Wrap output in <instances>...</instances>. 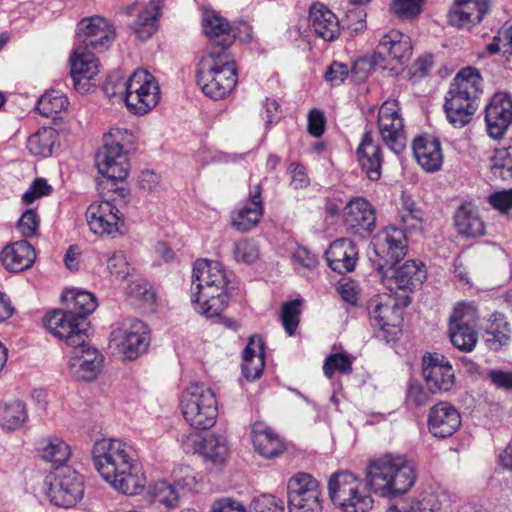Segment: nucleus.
I'll return each mask as SVG.
<instances>
[{"instance_id":"21","label":"nucleus","mask_w":512,"mask_h":512,"mask_svg":"<svg viewBox=\"0 0 512 512\" xmlns=\"http://www.w3.org/2000/svg\"><path fill=\"white\" fill-rule=\"evenodd\" d=\"M487 132L494 139L501 138L512 123V98L505 93H496L485 109Z\"/></svg>"},{"instance_id":"10","label":"nucleus","mask_w":512,"mask_h":512,"mask_svg":"<svg viewBox=\"0 0 512 512\" xmlns=\"http://www.w3.org/2000/svg\"><path fill=\"white\" fill-rule=\"evenodd\" d=\"M377 127L383 143L396 155L406 148L404 119L396 100L385 101L378 111Z\"/></svg>"},{"instance_id":"5","label":"nucleus","mask_w":512,"mask_h":512,"mask_svg":"<svg viewBox=\"0 0 512 512\" xmlns=\"http://www.w3.org/2000/svg\"><path fill=\"white\" fill-rule=\"evenodd\" d=\"M196 77L206 96L214 100L223 99L238 82L235 60L225 49H208L199 61Z\"/></svg>"},{"instance_id":"36","label":"nucleus","mask_w":512,"mask_h":512,"mask_svg":"<svg viewBox=\"0 0 512 512\" xmlns=\"http://www.w3.org/2000/svg\"><path fill=\"white\" fill-rule=\"evenodd\" d=\"M263 367L264 345L260 337L253 336L243 352V375L248 380H255L262 374Z\"/></svg>"},{"instance_id":"17","label":"nucleus","mask_w":512,"mask_h":512,"mask_svg":"<svg viewBox=\"0 0 512 512\" xmlns=\"http://www.w3.org/2000/svg\"><path fill=\"white\" fill-rule=\"evenodd\" d=\"M422 374L427 388L433 393L447 392L454 385V370L442 354L425 355L422 359Z\"/></svg>"},{"instance_id":"57","label":"nucleus","mask_w":512,"mask_h":512,"mask_svg":"<svg viewBox=\"0 0 512 512\" xmlns=\"http://www.w3.org/2000/svg\"><path fill=\"white\" fill-rule=\"evenodd\" d=\"M254 512H285L283 500L270 494L256 497L252 502Z\"/></svg>"},{"instance_id":"20","label":"nucleus","mask_w":512,"mask_h":512,"mask_svg":"<svg viewBox=\"0 0 512 512\" xmlns=\"http://www.w3.org/2000/svg\"><path fill=\"white\" fill-rule=\"evenodd\" d=\"M371 325L379 328L383 338L388 342L389 336L396 334L400 322L399 309L395 300L389 295H377L369 301L368 305Z\"/></svg>"},{"instance_id":"12","label":"nucleus","mask_w":512,"mask_h":512,"mask_svg":"<svg viewBox=\"0 0 512 512\" xmlns=\"http://www.w3.org/2000/svg\"><path fill=\"white\" fill-rule=\"evenodd\" d=\"M150 331L141 320L135 319L111 333V342L129 360L143 354L150 344Z\"/></svg>"},{"instance_id":"50","label":"nucleus","mask_w":512,"mask_h":512,"mask_svg":"<svg viewBox=\"0 0 512 512\" xmlns=\"http://www.w3.org/2000/svg\"><path fill=\"white\" fill-rule=\"evenodd\" d=\"M288 503L289 512H322L323 495L312 491L310 495L288 499Z\"/></svg>"},{"instance_id":"25","label":"nucleus","mask_w":512,"mask_h":512,"mask_svg":"<svg viewBox=\"0 0 512 512\" xmlns=\"http://www.w3.org/2000/svg\"><path fill=\"white\" fill-rule=\"evenodd\" d=\"M204 33L211 41L208 49H227L235 41V32L229 23L216 11L205 9L202 14Z\"/></svg>"},{"instance_id":"16","label":"nucleus","mask_w":512,"mask_h":512,"mask_svg":"<svg viewBox=\"0 0 512 512\" xmlns=\"http://www.w3.org/2000/svg\"><path fill=\"white\" fill-rule=\"evenodd\" d=\"M373 248L379 259L383 260V264L379 265L380 269L393 267L405 256L407 251V242L403 230L396 227H386L374 237Z\"/></svg>"},{"instance_id":"58","label":"nucleus","mask_w":512,"mask_h":512,"mask_svg":"<svg viewBox=\"0 0 512 512\" xmlns=\"http://www.w3.org/2000/svg\"><path fill=\"white\" fill-rule=\"evenodd\" d=\"M424 0H394L392 10L403 19L415 17L421 11Z\"/></svg>"},{"instance_id":"64","label":"nucleus","mask_w":512,"mask_h":512,"mask_svg":"<svg viewBox=\"0 0 512 512\" xmlns=\"http://www.w3.org/2000/svg\"><path fill=\"white\" fill-rule=\"evenodd\" d=\"M325 130V118L322 111L313 108L308 113V132L314 137H320Z\"/></svg>"},{"instance_id":"11","label":"nucleus","mask_w":512,"mask_h":512,"mask_svg":"<svg viewBox=\"0 0 512 512\" xmlns=\"http://www.w3.org/2000/svg\"><path fill=\"white\" fill-rule=\"evenodd\" d=\"M48 485L47 495L59 507H73L84 496V477L70 468L55 473L48 480Z\"/></svg>"},{"instance_id":"43","label":"nucleus","mask_w":512,"mask_h":512,"mask_svg":"<svg viewBox=\"0 0 512 512\" xmlns=\"http://www.w3.org/2000/svg\"><path fill=\"white\" fill-rule=\"evenodd\" d=\"M56 140V131L52 128H41L31 135L27 141L29 152L38 157H48Z\"/></svg>"},{"instance_id":"23","label":"nucleus","mask_w":512,"mask_h":512,"mask_svg":"<svg viewBox=\"0 0 512 512\" xmlns=\"http://www.w3.org/2000/svg\"><path fill=\"white\" fill-rule=\"evenodd\" d=\"M70 63L74 88L80 93H87L91 88V80L99 72L98 60L87 48L77 46L70 58Z\"/></svg>"},{"instance_id":"6","label":"nucleus","mask_w":512,"mask_h":512,"mask_svg":"<svg viewBox=\"0 0 512 512\" xmlns=\"http://www.w3.org/2000/svg\"><path fill=\"white\" fill-rule=\"evenodd\" d=\"M110 82L104 86L108 97H115L118 94L123 96L127 107L136 114H145L153 109L160 100V88L154 76L148 71L138 69L128 80L118 85L119 91L111 87Z\"/></svg>"},{"instance_id":"45","label":"nucleus","mask_w":512,"mask_h":512,"mask_svg":"<svg viewBox=\"0 0 512 512\" xmlns=\"http://www.w3.org/2000/svg\"><path fill=\"white\" fill-rule=\"evenodd\" d=\"M288 499L310 495L313 491L315 494L322 493L319 482L307 473H297L293 475L287 484Z\"/></svg>"},{"instance_id":"41","label":"nucleus","mask_w":512,"mask_h":512,"mask_svg":"<svg viewBox=\"0 0 512 512\" xmlns=\"http://www.w3.org/2000/svg\"><path fill=\"white\" fill-rule=\"evenodd\" d=\"M26 404L18 399L0 404V425L8 430L20 428L27 420Z\"/></svg>"},{"instance_id":"1","label":"nucleus","mask_w":512,"mask_h":512,"mask_svg":"<svg viewBox=\"0 0 512 512\" xmlns=\"http://www.w3.org/2000/svg\"><path fill=\"white\" fill-rule=\"evenodd\" d=\"M93 463L100 476L115 490L138 494L146 484L136 451L120 439L103 438L92 448Z\"/></svg>"},{"instance_id":"15","label":"nucleus","mask_w":512,"mask_h":512,"mask_svg":"<svg viewBox=\"0 0 512 512\" xmlns=\"http://www.w3.org/2000/svg\"><path fill=\"white\" fill-rule=\"evenodd\" d=\"M181 443L187 453L200 452L214 464H224L230 455L227 439L219 434H209L204 438L198 433L182 436Z\"/></svg>"},{"instance_id":"37","label":"nucleus","mask_w":512,"mask_h":512,"mask_svg":"<svg viewBox=\"0 0 512 512\" xmlns=\"http://www.w3.org/2000/svg\"><path fill=\"white\" fill-rule=\"evenodd\" d=\"M426 276L427 271L422 262L409 260L395 270L393 277L397 288L402 290H414L423 284Z\"/></svg>"},{"instance_id":"24","label":"nucleus","mask_w":512,"mask_h":512,"mask_svg":"<svg viewBox=\"0 0 512 512\" xmlns=\"http://www.w3.org/2000/svg\"><path fill=\"white\" fill-rule=\"evenodd\" d=\"M427 426L433 436L438 438L449 437L461 426L460 413L451 403L439 402L430 408Z\"/></svg>"},{"instance_id":"30","label":"nucleus","mask_w":512,"mask_h":512,"mask_svg":"<svg viewBox=\"0 0 512 512\" xmlns=\"http://www.w3.org/2000/svg\"><path fill=\"white\" fill-rule=\"evenodd\" d=\"M358 254V248L352 240L341 238L330 244L326 258L333 271L344 274L355 269L359 259Z\"/></svg>"},{"instance_id":"52","label":"nucleus","mask_w":512,"mask_h":512,"mask_svg":"<svg viewBox=\"0 0 512 512\" xmlns=\"http://www.w3.org/2000/svg\"><path fill=\"white\" fill-rule=\"evenodd\" d=\"M347 506H340L345 512H367L373 506V500L366 493L364 486L358 489H351L348 494Z\"/></svg>"},{"instance_id":"47","label":"nucleus","mask_w":512,"mask_h":512,"mask_svg":"<svg viewBox=\"0 0 512 512\" xmlns=\"http://www.w3.org/2000/svg\"><path fill=\"white\" fill-rule=\"evenodd\" d=\"M174 486L184 493H196L200 488L198 474L190 466H179L172 471Z\"/></svg>"},{"instance_id":"19","label":"nucleus","mask_w":512,"mask_h":512,"mask_svg":"<svg viewBox=\"0 0 512 512\" xmlns=\"http://www.w3.org/2000/svg\"><path fill=\"white\" fill-rule=\"evenodd\" d=\"M73 351L68 367L73 377L80 381H91L96 378L103 365L102 354L88 344L72 346Z\"/></svg>"},{"instance_id":"9","label":"nucleus","mask_w":512,"mask_h":512,"mask_svg":"<svg viewBox=\"0 0 512 512\" xmlns=\"http://www.w3.org/2000/svg\"><path fill=\"white\" fill-rule=\"evenodd\" d=\"M479 319L476 308L472 304L459 303L450 316L448 335L455 348L463 352H471L478 341L476 325Z\"/></svg>"},{"instance_id":"44","label":"nucleus","mask_w":512,"mask_h":512,"mask_svg":"<svg viewBox=\"0 0 512 512\" xmlns=\"http://www.w3.org/2000/svg\"><path fill=\"white\" fill-rule=\"evenodd\" d=\"M69 102L67 97L58 90H50L43 94L37 103L39 113L48 118H55L64 111Z\"/></svg>"},{"instance_id":"40","label":"nucleus","mask_w":512,"mask_h":512,"mask_svg":"<svg viewBox=\"0 0 512 512\" xmlns=\"http://www.w3.org/2000/svg\"><path fill=\"white\" fill-rule=\"evenodd\" d=\"M40 453L45 461L62 466L71 457V447L63 438L53 435L41 440Z\"/></svg>"},{"instance_id":"18","label":"nucleus","mask_w":512,"mask_h":512,"mask_svg":"<svg viewBox=\"0 0 512 512\" xmlns=\"http://www.w3.org/2000/svg\"><path fill=\"white\" fill-rule=\"evenodd\" d=\"M90 230L100 236L114 237L122 233L123 221L119 210L109 201L93 202L86 210Z\"/></svg>"},{"instance_id":"2","label":"nucleus","mask_w":512,"mask_h":512,"mask_svg":"<svg viewBox=\"0 0 512 512\" xmlns=\"http://www.w3.org/2000/svg\"><path fill=\"white\" fill-rule=\"evenodd\" d=\"M227 275L218 261L207 259L194 263L192 275V303L207 318L219 317L228 301Z\"/></svg>"},{"instance_id":"42","label":"nucleus","mask_w":512,"mask_h":512,"mask_svg":"<svg viewBox=\"0 0 512 512\" xmlns=\"http://www.w3.org/2000/svg\"><path fill=\"white\" fill-rule=\"evenodd\" d=\"M62 300L66 302L68 311H73L76 315H81L85 318L97 307L95 296L88 291L67 290L63 293Z\"/></svg>"},{"instance_id":"29","label":"nucleus","mask_w":512,"mask_h":512,"mask_svg":"<svg viewBox=\"0 0 512 512\" xmlns=\"http://www.w3.org/2000/svg\"><path fill=\"white\" fill-rule=\"evenodd\" d=\"M412 150L419 166L428 173L441 169L443 153L440 141L433 136H418L413 140Z\"/></svg>"},{"instance_id":"55","label":"nucleus","mask_w":512,"mask_h":512,"mask_svg":"<svg viewBox=\"0 0 512 512\" xmlns=\"http://www.w3.org/2000/svg\"><path fill=\"white\" fill-rule=\"evenodd\" d=\"M134 141V136L127 129L112 128L108 134L104 136V146L111 148V146L118 147L125 151Z\"/></svg>"},{"instance_id":"53","label":"nucleus","mask_w":512,"mask_h":512,"mask_svg":"<svg viewBox=\"0 0 512 512\" xmlns=\"http://www.w3.org/2000/svg\"><path fill=\"white\" fill-rule=\"evenodd\" d=\"M234 259L242 263H254L260 255V250L255 241L243 238L234 243Z\"/></svg>"},{"instance_id":"3","label":"nucleus","mask_w":512,"mask_h":512,"mask_svg":"<svg viewBox=\"0 0 512 512\" xmlns=\"http://www.w3.org/2000/svg\"><path fill=\"white\" fill-rule=\"evenodd\" d=\"M367 485L382 497L406 493L415 483L414 464L405 455L386 453L369 462Z\"/></svg>"},{"instance_id":"27","label":"nucleus","mask_w":512,"mask_h":512,"mask_svg":"<svg viewBox=\"0 0 512 512\" xmlns=\"http://www.w3.org/2000/svg\"><path fill=\"white\" fill-rule=\"evenodd\" d=\"M489 8V0H455L448 13L451 25L469 29L479 24Z\"/></svg>"},{"instance_id":"60","label":"nucleus","mask_w":512,"mask_h":512,"mask_svg":"<svg viewBox=\"0 0 512 512\" xmlns=\"http://www.w3.org/2000/svg\"><path fill=\"white\" fill-rule=\"evenodd\" d=\"M399 217L407 229H418L422 224V213L413 203H406L400 210Z\"/></svg>"},{"instance_id":"39","label":"nucleus","mask_w":512,"mask_h":512,"mask_svg":"<svg viewBox=\"0 0 512 512\" xmlns=\"http://www.w3.org/2000/svg\"><path fill=\"white\" fill-rule=\"evenodd\" d=\"M454 223L458 233L466 237H478L485 232L484 222L468 205H462L457 209Z\"/></svg>"},{"instance_id":"62","label":"nucleus","mask_w":512,"mask_h":512,"mask_svg":"<svg viewBox=\"0 0 512 512\" xmlns=\"http://www.w3.org/2000/svg\"><path fill=\"white\" fill-rule=\"evenodd\" d=\"M39 226V217L32 209L25 211L17 223L20 233L25 237L33 236Z\"/></svg>"},{"instance_id":"28","label":"nucleus","mask_w":512,"mask_h":512,"mask_svg":"<svg viewBox=\"0 0 512 512\" xmlns=\"http://www.w3.org/2000/svg\"><path fill=\"white\" fill-rule=\"evenodd\" d=\"M262 188L259 184L250 188L249 199L245 205L232 214V226L240 232H248L254 228L263 216L264 204Z\"/></svg>"},{"instance_id":"49","label":"nucleus","mask_w":512,"mask_h":512,"mask_svg":"<svg viewBox=\"0 0 512 512\" xmlns=\"http://www.w3.org/2000/svg\"><path fill=\"white\" fill-rule=\"evenodd\" d=\"M414 506L416 512H440L443 505L448 502V498L444 493L425 492L420 494L418 498L409 500Z\"/></svg>"},{"instance_id":"26","label":"nucleus","mask_w":512,"mask_h":512,"mask_svg":"<svg viewBox=\"0 0 512 512\" xmlns=\"http://www.w3.org/2000/svg\"><path fill=\"white\" fill-rule=\"evenodd\" d=\"M96 166L100 174L112 181H123L128 175L130 164L126 151L118 147H103L96 154Z\"/></svg>"},{"instance_id":"54","label":"nucleus","mask_w":512,"mask_h":512,"mask_svg":"<svg viewBox=\"0 0 512 512\" xmlns=\"http://www.w3.org/2000/svg\"><path fill=\"white\" fill-rule=\"evenodd\" d=\"M300 304L299 299L284 303L281 310V322L289 336H292L299 324L300 317Z\"/></svg>"},{"instance_id":"22","label":"nucleus","mask_w":512,"mask_h":512,"mask_svg":"<svg viewBox=\"0 0 512 512\" xmlns=\"http://www.w3.org/2000/svg\"><path fill=\"white\" fill-rule=\"evenodd\" d=\"M412 55L410 37L399 30H391L384 34L374 52V63L380 64L391 59L399 64L407 62Z\"/></svg>"},{"instance_id":"61","label":"nucleus","mask_w":512,"mask_h":512,"mask_svg":"<svg viewBox=\"0 0 512 512\" xmlns=\"http://www.w3.org/2000/svg\"><path fill=\"white\" fill-rule=\"evenodd\" d=\"M488 203L500 213H508L512 209V188L492 193Z\"/></svg>"},{"instance_id":"32","label":"nucleus","mask_w":512,"mask_h":512,"mask_svg":"<svg viewBox=\"0 0 512 512\" xmlns=\"http://www.w3.org/2000/svg\"><path fill=\"white\" fill-rule=\"evenodd\" d=\"M310 30L325 41H334L340 35L337 16L322 4H313L309 11Z\"/></svg>"},{"instance_id":"34","label":"nucleus","mask_w":512,"mask_h":512,"mask_svg":"<svg viewBox=\"0 0 512 512\" xmlns=\"http://www.w3.org/2000/svg\"><path fill=\"white\" fill-rule=\"evenodd\" d=\"M252 443L255 451L265 458L277 457L285 449L279 436L263 423L253 425Z\"/></svg>"},{"instance_id":"8","label":"nucleus","mask_w":512,"mask_h":512,"mask_svg":"<svg viewBox=\"0 0 512 512\" xmlns=\"http://www.w3.org/2000/svg\"><path fill=\"white\" fill-rule=\"evenodd\" d=\"M44 324L51 334L68 346H79L88 341L89 322L73 311L54 310L45 316Z\"/></svg>"},{"instance_id":"35","label":"nucleus","mask_w":512,"mask_h":512,"mask_svg":"<svg viewBox=\"0 0 512 512\" xmlns=\"http://www.w3.org/2000/svg\"><path fill=\"white\" fill-rule=\"evenodd\" d=\"M362 486L361 479L350 472L341 471L333 474L328 482L329 497L335 505L347 506L351 489L362 488Z\"/></svg>"},{"instance_id":"4","label":"nucleus","mask_w":512,"mask_h":512,"mask_svg":"<svg viewBox=\"0 0 512 512\" xmlns=\"http://www.w3.org/2000/svg\"><path fill=\"white\" fill-rule=\"evenodd\" d=\"M483 91V79L473 67L460 70L452 80L445 96L444 111L448 122L455 128L469 124L478 109Z\"/></svg>"},{"instance_id":"38","label":"nucleus","mask_w":512,"mask_h":512,"mask_svg":"<svg viewBox=\"0 0 512 512\" xmlns=\"http://www.w3.org/2000/svg\"><path fill=\"white\" fill-rule=\"evenodd\" d=\"M163 0H150L133 24V30L141 40L150 38L157 30Z\"/></svg>"},{"instance_id":"13","label":"nucleus","mask_w":512,"mask_h":512,"mask_svg":"<svg viewBox=\"0 0 512 512\" xmlns=\"http://www.w3.org/2000/svg\"><path fill=\"white\" fill-rule=\"evenodd\" d=\"M76 36L82 47H91L96 51L107 50L115 38L113 25L101 16L82 19L77 25Z\"/></svg>"},{"instance_id":"51","label":"nucleus","mask_w":512,"mask_h":512,"mask_svg":"<svg viewBox=\"0 0 512 512\" xmlns=\"http://www.w3.org/2000/svg\"><path fill=\"white\" fill-rule=\"evenodd\" d=\"M352 370V359L345 353L330 354L323 365V372L328 379H332L337 371L342 374L350 373Z\"/></svg>"},{"instance_id":"7","label":"nucleus","mask_w":512,"mask_h":512,"mask_svg":"<svg viewBox=\"0 0 512 512\" xmlns=\"http://www.w3.org/2000/svg\"><path fill=\"white\" fill-rule=\"evenodd\" d=\"M180 409L185 421L193 428H211L218 417L215 393L204 383H193L181 394Z\"/></svg>"},{"instance_id":"59","label":"nucleus","mask_w":512,"mask_h":512,"mask_svg":"<svg viewBox=\"0 0 512 512\" xmlns=\"http://www.w3.org/2000/svg\"><path fill=\"white\" fill-rule=\"evenodd\" d=\"M350 75L349 67L338 61H333L327 68L324 78L332 86H339L348 78Z\"/></svg>"},{"instance_id":"56","label":"nucleus","mask_w":512,"mask_h":512,"mask_svg":"<svg viewBox=\"0 0 512 512\" xmlns=\"http://www.w3.org/2000/svg\"><path fill=\"white\" fill-rule=\"evenodd\" d=\"M107 268L117 279H125L130 274V266L122 251L107 255Z\"/></svg>"},{"instance_id":"31","label":"nucleus","mask_w":512,"mask_h":512,"mask_svg":"<svg viewBox=\"0 0 512 512\" xmlns=\"http://www.w3.org/2000/svg\"><path fill=\"white\" fill-rule=\"evenodd\" d=\"M358 162L367 177L377 181L381 177L382 154L371 132H365L356 151Z\"/></svg>"},{"instance_id":"63","label":"nucleus","mask_w":512,"mask_h":512,"mask_svg":"<svg viewBox=\"0 0 512 512\" xmlns=\"http://www.w3.org/2000/svg\"><path fill=\"white\" fill-rule=\"evenodd\" d=\"M375 65L374 56L372 57V60L359 58L352 64L351 68H349L350 75L355 82L363 81L369 76L373 66Z\"/></svg>"},{"instance_id":"33","label":"nucleus","mask_w":512,"mask_h":512,"mask_svg":"<svg viewBox=\"0 0 512 512\" xmlns=\"http://www.w3.org/2000/svg\"><path fill=\"white\" fill-rule=\"evenodd\" d=\"M35 260V251L26 240L5 246L1 252L3 266L10 272L18 273L31 267Z\"/></svg>"},{"instance_id":"46","label":"nucleus","mask_w":512,"mask_h":512,"mask_svg":"<svg viewBox=\"0 0 512 512\" xmlns=\"http://www.w3.org/2000/svg\"><path fill=\"white\" fill-rule=\"evenodd\" d=\"M149 495L153 503L163 505L166 509H173L179 504L178 491L167 481H158L151 485Z\"/></svg>"},{"instance_id":"14","label":"nucleus","mask_w":512,"mask_h":512,"mask_svg":"<svg viewBox=\"0 0 512 512\" xmlns=\"http://www.w3.org/2000/svg\"><path fill=\"white\" fill-rule=\"evenodd\" d=\"M346 230L361 238L369 236L376 226V213L373 205L363 197L351 199L343 211Z\"/></svg>"},{"instance_id":"48","label":"nucleus","mask_w":512,"mask_h":512,"mask_svg":"<svg viewBox=\"0 0 512 512\" xmlns=\"http://www.w3.org/2000/svg\"><path fill=\"white\" fill-rule=\"evenodd\" d=\"M490 169L495 177L512 179V147L497 149L491 158Z\"/></svg>"}]
</instances>
